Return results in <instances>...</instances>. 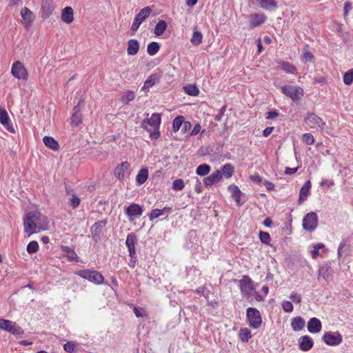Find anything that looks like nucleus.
<instances>
[{"label":"nucleus","instance_id":"obj_1","mask_svg":"<svg viewBox=\"0 0 353 353\" xmlns=\"http://www.w3.org/2000/svg\"><path fill=\"white\" fill-rule=\"evenodd\" d=\"M47 218L39 212H29L23 218L24 232L29 236L48 228Z\"/></svg>","mask_w":353,"mask_h":353},{"label":"nucleus","instance_id":"obj_2","mask_svg":"<svg viewBox=\"0 0 353 353\" xmlns=\"http://www.w3.org/2000/svg\"><path fill=\"white\" fill-rule=\"evenodd\" d=\"M161 123V114L154 113L150 119H145L141 123V127L150 132L152 139H157L160 135L159 127Z\"/></svg>","mask_w":353,"mask_h":353},{"label":"nucleus","instance_id":"obj_3","mask_svg":"<svg viewBox=\"0 0 353 353\" xmlns=\"http://www.w3.org/2000/svg\"><path fill=\"white\" fill-rule=\"evenodd\" d=\"M75 274L95 284H101L103 282V275L97 271L90 270H81L76 271Z\"/></svg>","mask_w":353,"mask_h":353},{"label":"nucleus","instance_id":"obj_4","mask_svg":"<svg viewBox=\"0 0 353 353\" xmlns=\"http://www.w3.org/2000/svg\"><path fill=\"white\" fill-rule=\"evenodd\" d=\"M282 92L292 99L294 102L301 99L303 96V90L299 86L283 85L281 88Z\"/></svg>","mask_w":353,"mask_h":353},{"label":"nucleus","instance_id":"obj_5","mask_svg":"<svg viewBox=\"0 0 353 353\" xmlns=\"http://www.w3.org/2000/svg\"><path fill=\"white\" fill-rule=\"evenodd\" d=\"M0 329L9 332L14 335H22L24 333L21 327L18 325L15 322L0 319Z\"/></svg>","mask_w":353,"mask_h":353},{"label":"nucleus","instance_id":"obj_6","mask_svg":"<svg viewBox=\"0 0 353 353\" xmlns=\"http://www.w3.org/2000/svg\"><path fill=\"white\" fill-rule=\"evenodd\" d=\"M247 318L249 321L250 325L254 328H258L262 323L261 316L258 310L249 307L247 310Z\"/></svg>","mask_w":353,"mask_h":353},{"label":"nucleus","instance_id":"obj_7","mask_svg":"<svg viewBox=\"0 0 353 353\" xmlns=\"http://www.w3.org/2000/svg\"><path fill=\"white\" fill-rule=\"evenodd\" d=\"M318 216L316 213L311 212L307 213L303 218V227L305 230L312 232L314 230L317 226Z\"/></svg>","mask_w":353,"mask_h":353},{"label":"nucleus","instance_id":"obj_8","mask_svg":"<svg viewBox=\"0 0 353 353\" xmlns=\"http://www.w3.org/2000/svg\"><path fill=\"white\" fill-rule=\"evenodd\" d=\"M12 74L18 79L27 80L28 79V70L24 67L23 64L19 61H15L12 66L11 69Z\"/></svg>","mask_w":353,"mask_h":353},{"label":"nucleus","instance_id":"obj_9","mask_svg":"<svg viewBox=\"0 0 353 353\" xmlns=\"http://www.w3.org/2000/svg\"><path fill=\"white\" fill-rule=\"evenodd\" d=\"M305 122L310 128L316 130L321 128L325 125L323 120L314 113H308L305 119Z\"/></svg>","mask_w":353,"mask_h":353},{"label":"nucleus","instance_id":"obj_10","mask_svg":"<svg viewBox=\"0 0 353 353\" xmlns=\"http://www.w3.org/2000/svg\"><path fill=\"white\" fill-rule=\"evenodd\" d=\"M323 340L329 345H337L342 342V336L339 332H328L324 334Z\"/></svg>","mask_w":353,"mask_h":353},{"label":"nucleus","instance_id":"obj_11","mask_svg":"<svg viewBox=\"0 0 353 353\" xmlns=\"http://www.w3.org/2000/svg\"><path fill=\"white\" fill-rule=\"evenodd\" d=\"M249 27L253 29L261 26L266 21V16L263 13H253L249 15Z\"/></svg>","mask_w":353,"mask_h":353},{"label":"nucleus","instance_id":"obj_12","mask_svg":"<svg viewBox=\"0 0 353 353\" xmlns=\"http://www.w3.org/2000/svg\"><path fill=\"white\" fill-rule=\"evenodd\" d=\"M107 223L106 220L99 221L95 223L91 228L92 239L95 242H97L101 239V234L103 229Z\"/></svg>","mask_w":353,"mask_h":353},{"label":"nucleus","instance_id":"obj_13","mask_svg":"<svg viewBox=\"0 0 353 353\" xmlns=\"http://www.w3.org/2000/svg\"><path fill=\"white\" fill-rule=\"evenodd\" d=\"M239 287L243 294H249L254 289L252 280L247 275L239 280Z\"/></svg>","mask_w":353,"mask_h":353},{"label":"nucleus","instance_id":"obj_14","mask_svg":"<svg viewBox=\"0 0 353 353\" xmlns=\"http://www.w3.org/2000/svg\"><path fill=\"white\" fill-rule=\"evenodd\" d=\"M81 101H79L78 103L73 108L72 114L71 117V123L75 126L79 125L82 121V116L81 114Z\"/></svg>","mask_w":353,"mask_h":353},{"label":"nucleus","instance_id":"obj_15","mask_svg":"<svg viewBox=\"0 0 353 353\" xmlns=\"http://www.w3.org/2000/svg\"><path fill=\"white\" fill-rule=\"evenodd\" d=\"M137 241V238L135 234L130 233L127 236L125 244L128 247L129 255L131 258H134L136 256L135 243Z\"/></svg>","mask_w":353,"mask_h":353},{"label":"nucleus","instance_id":"obj_16","mask_svg":"<svg viewBox=\"0 0 353 353\" xmlns=\"http://www.w3.org/2000/svg\"><path fill=\"white\" fill-rule=\"evenodd\" d=\"M9 117L5 108L0 106V123L11 133H14L15 130L12 125L9 123Z\"/></svg>","mask_w":353,"mask_h":353},{"label":"nucleus","instance_id":"obj_17","mask_svg":"<svg viewBox=\"0 0 353 353\" xmlns=\"http://www.w3.org/2000/svg\"><path fill=\"white\" fill-rule=\"evenodd\" d=\"M54 9V6L52 3V0H42L41 4V17L43 19H47L52 13Z\"/></svg>","mask_w":353,"mask_h":353},{"label":"nucleus","instance_id":"obj_18","mask_svg":"<svg viewBox=\"0 0 353 353\" xmlns=\"http://www.w3.org/2000/svg\"><path fill=\"white\" fill-rule=\"evenodd\" d=\"M332 270L331 266L327 263L323 264L321 265L319 269L318 279H320L322 277L325 282L328 283L332 276Z\"/></svg>","mask_w":353,"mask_h":353},{"label":"nucleus","instance_id":"obj_19","mask_svg":"<svg viewBox=\"0 0 353 353\" xmlns=\"http://www.w3.org/2000/svg\"><path fill=\"white\" fill-rule=\"evenodd\" d=\"M299 348L302 351H309L314 345L312 339L309 336H303L299 339Z\"/></svg>","mask_w":353,"mask_h":353},{"label":"nucleus","instance_id":"obj_20","mask_svg":"<svg viewBox=\"0 0 353 353\" xmlns=\"http://www.w3.org/2000/svg\"><path fill=\"white\" fill-rule=\"evenodd\" d=\"M322 327L321 322L316 317L310 319L307 323V330L310 333H319Z\"/></svg>","mask_w":353,"mask_h":353},{"label":"nucleus","instance_id":"obj_21","mask_svg":"<svg viewBox=\"0 0 353 353\" xmlns=\"http://www.w3.org/2000/svg\"><path fill=\"white\" fill-rule=\"evenodd\" d=\"M222 178V174L220 170H216L212 172L210 176L204 178L203 183L206 186H210L215 183H217Z\"/></svg>","mask_w":353,"mask_h":353},{"label":"nucleus","instance_id":"obj_22","mask_svg":"<svg viewBox=\"0 0 353 353\" xmlns=\"http://www.w3.org/2000/svg\"><path fill=\"white\" fill-rule=\"evenodd\" d=\"M125 213L129 217L141 216L143 209L139 204L132 203L125 209Z\"/></svg>","mask_w":353,"mask_h":353},{"label":"nucleus","instance_id":"obj_23","mask_svg":"<svg viewBox=\"0 0 353 353\" xmlns=\"http://www.w3.org/2000/svg\"><path fill=\"white\" fill-rule=\"evenodd\" d=\"M61 19L66 23H70L74 20L73 10L71 7H65L62 10Z\"/></svg>","mask_w":353,"mask_h":353},{"label":"nucleus","instance_id":"obj_24","mask_svg":"<svg viewBox=\"0 0 353 353\" xmlns=\"http://www.w3.org/2000/svg\"><path fill=\"white\" fill-rule=\"evenodd\" d=\"M139 50V43L136 39H130L128 42L127 52L129 55H135Z\"/></svg>","mask_w":353,"mask_h":353},{"label":"nucleus","instance_id":"obj_25","mask_svg":"<svg viewBox=\"0 0 353 353\" xmlns=\"http://www.w3.org/2000/svg\"><path fill=\"white\" fill-rule=\"evenodd\" d=\"M305 321L304 319L301 316H296L292 319L291 321V326L294 331L298 332L301 330L305 326Z\"/></svg>","mask_w":353,"mask_h":353},{"label":"nucleus","instance_id":"obj_26","mask_svg":"<svg viewBox=\"0 0 353 353\" xmlns=\"http://www.w3.org/2000/svg\"><path fill=\"white\" fill-rule=\"evenodd\" d=\"M310 181H307L300 190L299 203H301L305 201L308 195L310 189L311 188Z\"/></svg>","mask_w":353,"mask_h":353},{"label":"nucleus","instance_id":"obj_27","mask_svg":"<svg viewBox=\"0 0 353 353\" xmlns=\"http://www.w3.org/2000/svg\"><path fill=\"white\" fill-rule=\"evenodd\" d=\"M130 167V164L127 162H122L120 163L114 170V176L119 179H121L124 177L123 172L128 170Z\"/></svg>","mask_w":353,"mask_h":353},{"label":"nucleus","instance_id":"obj_28","mask_svg":"<svg viewBox=\"0 0 353 353\" xmlns=\"http://www.w3.org/2000/svg\"><path fill=\"white\" fill-rule=\"evenodd\" d=\"M259 6L261 8L268 10H273L278 7L276 0H259Z\"/></svg>","mask_w":353,"mask_h":353},{"label":"nucleus","instance_id":"obj_29","mask_svg":"<svg viewBox=\"0 0 353 353\" xmlns=\"http://www.w3.org/2000/svg\"><path fill=\"white\" fill-rule=\"evenodd\" d=\"M45 145L52 150H58L59 145L58 142L52 137L46 136L43 139Z\"/></svg>","mask_w":353,"mask_h":353},{"label":"nucleus","instance_id":"obj_30","mask_svg":"<svg viewBox=\"0 0 353 353\" xmlns=\"http://www.w3.org/2000/svg\"><path fill=\"white\" fill-rule=\"evenodd\" d=\"M229 190L232 193V198L235 200L238 205H241L243 203L240 201V197L241 195V192L239 190V188L234 185H230L228 188Z\"/></svg>","mask_w":353,"mask_h":353},{"label":"nucleus","instance_id":"obj_31","mask_svg":"<svg viewBox=\"0 0 353 353\" xmlns=\"http://www.w3.org/2000/svg\"><path fill=\"white\" fill-rule=\"evenodd\" d=\"M151 12L152 9L149 6L145 7L139 12L135 18L142 23Z\"/></svg>","mask_w":353,"mask_h":353},{"label":"nucleus","instance_id":"obj_32","mask_svg":"<svg viewBox=\"0 0 353 353\" xmlns=\"http://www.w3.org/2000/svg\"><path fill=\"white\" fill-rule=\"evenodd\" d=\"M148 177V171L146 168H142L140 170L136 176V181L138 184L144 183Z\"/></svg>","mask_w":353,"mask_h":353},{"label":"nucleus","instance_id":"obj_33","mask_svg":"<svg viewBox=\"0 0 353 353\" xmlns=\"http://www.w3.org/2000/svg\"><path fill=\"white\" fill-rule=\"evenodd\" d=\"M21 15L23 19L27 21V23H31L33 21V13L28 8H24L21 10Z\"/></svg>","mask_w":353,"mask_h":353},{"label":"nucleus","instance_id":"obj_34","mask_svg":"<svg viewBox=\"0 0 353 353\" xmlns=\"http://www.w3.org/2000/svg\"><path fill=\"white\" fill-rule=\"evenodd\" d=\"M166 28L167 23L163 20H161L157 23V24L155 26L154 34L157 36H160L165 31Z\"/></svg>","mask_w":353,"mask_h":353},{"label":"nucleus","instance_id":"obj_35","mask_svg":"<svg viewBox=\"0 0 353 353\" xmlns=\"http://www.w3.org/2000/svg\"><path fill=\"white\" fill-rule=\"evenodd\" d=\"M184 91L190 96L196 97L199 94V88L194 85H187L183 87Z\"/></svg>","mask_w":353,"mask_h":353},{"label":"nucleus","instance_id":"obj_36","mask_svg":"<svg viewBox=\"0 0 353 353\" xmlns=\"http://www.w3.org/2000/svg\"><path fill=\"white\" fill-rule=\"evenodd\" d=\"M159 44L157 42L153 41L148 44L147 48V52L150 56H154L159 52Z\"/></svg>","mask_w":353,"mask_h":353},{"label":"nucleus","instance_id":"obj_37","mask_svg":"<svg viewBox=\"0 0 353 353\" xmlns=\"http://www.w3.org/2000/svg\"><path fill=\"white\" fill-rule=\"evenodd\" d=\"M202 33L199 30H194L190 41L194 46H199L202 42Z\"/></svg>","mask_w":353,"mask_h":353},{"label":"nucleus","instance_id":"obj_38","mask_svg":"<svg viewBox=\"0 0 353 353\" xmlns=\"http://www.w3.org/2000/svg\"><path fill=\"white\" fill-rule=\"evenodd\" d=\"M234 173V167L230 164L226 163L222 168V175H225L226 178H230Z\"/></svg>","mask_w":353,"mask_h":353},{"label":"nucleus","instance_id":"obj_39","mask_svg":"<svg viewBox=\"0 0 353 353\" xmlns=\"http://www.w3.org/2000/svg\"><path fill=\"white\" fill-rule=\"evenodd\" d=\"M210 171V166L208 164H201L196 168V174L200 176H205Z\"/></svg>","mask_w":353,"mask_h":353},{"label":"nucleus","instance_id":"obj_40","mask_svg":"<svg viewBox=\"0 0 353 353\" xmlns=\"http://www.w3.org/2000/svg\"><path fill=\"white\" fill-rule=\"evenodd\" d=\"M158 80V76L157 74L150 75L144 83V88H149L154 85Z\"/></svg>","mask_w":353,"mask_h":353},{"label":"nucleus","instance_id":"obj_41","mask_svg":"<svg viewBox=\"0 0 353 353\" xmlns=\"http://www.w3.org/2000/svg\"><path fill=\"white\" fill-rule=\"evenodd\" d=\"M239 336L243 342H247L251 338V332L248 328H241L240 330Z\"/></svg>","mask_w":353,"mask_h":353},{"label":"nucleus","instance_id":"obj_42","mask_svg":"<svg viewBox=\"0 0 353 353\" xmlns=\"http://www.w3.org/2000/svg\"><path fill=\"white\" fill-rule=\"evenodd\" d=\"M183 117L178 116L176 117L173 122H172V128L174 132L178 131L183 124Z\"/></svg>","mask_w":353,"mask_h":353},{"label":"nucleus","instance_id":"obj_43","mask_svg":"<svg viewBox=\"0 0 353 353\" xmlns=\"http://www.w3.org/2000/svg\"><path fill=\"white\" fill-rule=\"evenodd\" d=\"M348 250H349V246L347 245V241L345 239H343L341 242V243L339 246V249H338L339 256L341 257L343 254H346V252H347Z\"/></svg>","mask_w":353,"mask_h":353},{"label":"nucleus","instance_id":"obj_44","mask_svg":"<svg viewBox=\"0 0 353 353\" xmlns=\"http://www.w3.org/2000/svg\"><path fill=\"white\" fill-rule=\"evenodd\" d=\"M343 82L346 85H350L353 82V68L344 74Z\"/></svg>","mask_w":353,"mask_h":353},{"label":"nucleus","instance_id":"obj_45","mask_svg":"<svg viewBox=\"0 0 353 353\" xmlns=\"http://www.w3.org/2000/svg\"><path fill=\"white\" fill-rule=\"evenodd\" d=\"M280 66L282 70L288 73H294L296 70L295 67L288 62L283 61L281 63Z\"/></svg>","mask_w":353,"mask_h":353},{"label":"nucleus","instance_id":"obj_46","mask_svg":"<svg viewBox=\"0 0 353 353\" xmlns=\"http://www.w3.org/2000/svg\"><path fill=\"white\" fill-rule=\"evenodd\" d=\"M259 239L262 243L266 245L270 244L271 238L268 232L261 231L259 232Z\"/></svg>","mask_w":353,"mask_h":353},{"label":"nucleus","instance_id":"obj_47","mask_svg":"<svg viewBox=\"0 0 353 353\" xmlns=\"http://www.w3.org/2000/svg\"><path fill=\"white\" fill-rule=\"evenodd\" d=\"M39 249V244L35 241H30L27 245V251L30 254L35 253Z\"/></svg>","mask_w":353,"mask_h":353},{"label":"nucleus","instance_id":"obj_48","mask_svg":"<svg viewBox=\"0 0 353 353\" xmlns=\"http://www.w3.org/2000/svg\"><path fill=\"white\" fill-rule=\"evenodd\" d=\"M135 97V94L132 91H128L125 93L124 95L122 96L121 100L124 103H128L130 101H132Z\"/></svg>","mask_w":353,"mask_h":353},{"label":"nucleus","instance_id":"obj_49","mask_svg":"<svg viewBox=\"0 0 353 353\" xmlns=\"http://www.w3.org/2000/svg\"><path fill=\"white\" fill-rule=\"evenodd\" d=\"M184 188V182L182 179H178L173 181L172 189L176 191L181 190Z\"/></svg>","mask_w":353,"mask_h":353},{"label":"nucleus","instance_id":"obj_50","mask_svg":"<svg viewBox=\"0 0 353 353\" xmlns=\"http://www.w3.org/2000/svg\"><path fill=\"white\" fill-rule=\"evenodd\" d=\"M308 48H309L308 45H306L305 46V48H303V57L306 61H312V60L314 59V56L312 52H310L307 50Z\"/></svg>","mask_w":353,"mask_h":353},{"label":"nucleus","instance_id":"obj_51","mask_svg":"<svg viewBox=\"0 0 353 353\" xmlns=\"http://www.w3.org/2000/svg\"><path fill=\"white\" fill-rule=\"evenodd\" d=\"M282 308L285 312H292L294 309V306L291 301H285L282 303Z\"/></svg>","mask_w":353,"mask_h":353},{"label":"nucleus","instance_id":"obj_52","mask_svg":"<svg viewBox=\"0 0 353 353\" xmlns=\"http://www.w3.org/2000/svg\"><path fill=\"white\" fill-rule=\"evenodd\" d=\"M163 210H159V209H154L152 210L150 214V220L152 221L153 219L160 216L163 214Z\"/></svg>","mask_w":353,"mask_h":353},{"label":"nucleus","instance_id":"obj_53","mask_svg":"<svg viewBox=\"0 0 353 353\" xmlns=\"http://www.w3.org/2000/svg\"><path fill=\"white\" fill-rule=\"evenodd\" d=\"M303 141L308 145H312L314 142V138L312 134L305 133L303 135Z\"/></svg>","mask_w":353,"mask_h":353},{"label":"nucleus","instance_id":"obj_54","mask_svg":"<svg viewBox=\"0 0 353 353\" xmlns=\"http://www.w3.org/2000/svg\"><path fill=\"white\" fill-rule=\"evenodd\" d=\"M80 204V199L76 194H72L70 205L73 208H77Z\"/></svg>","mask_w":353,"mask_h":353},{"label":"nucleus","instance_id":"obj_55","mask_svg":"<svg viewBox=\"0 0 353 353\" xmlns=\"http://www.w3.org/2000/svg\"><path fill=\"white\" fill-rule=\"evenodd\" d=\"M324 246L323 243H318L314 245V249L312 250V256L315 259L319 255V249L322 248Z\"/></svg>","mask_w":353,"mask_h":353},{"label":"nucleus","instance_id":"obj_56","mask_svg":"<svg viewBox=\"0 0 353 353\" xmlns=\"http://www.w3.org/2000/svg\"><path fill=\"white\" fill-rule=\"evenodd\" d=\"M75 345L73 342H67L63 345V349L65 351L69 353H72L74 352Z\"/></svg>","mask_w":353,"mask_h":353},{"label":"nucleus","instance_id":"obj_57","mask_svg":"<svg viewBox=\"0 0 353 353\" xmlns=\"http://www.w3.org/2000/svg\"><path fill=\"white\" fill-rule=\"evenodd\" d=\"M290 299L295 303H300L301 302V296L296 292L292 293Z\"/></svg>","mask_w":353,"mask_h":353},{"label":"nucleus","instance_id":"obj_58","mask_svg":"<svg viewBox=\"0 0 353 353\" xmlns=\"http://www.w3.org/2000/svg\"><path fill=\"white\" fill-rule=\"evenodd\" d=\"M226 110V105H223L219 110V113L215 116L214 119L217 121H220L221 118L224 115Z\"/></svg>","mask_w":353,"mask_h":353},{"label":"nucleus","instance_id":"obj_59","mask_svg":"<svg viewBox=\"0 0 353 353\" xmlns=\"http://www.w3.org/2000/svg\"><path fill=\"white\" fill-rule=\"evenodd\" d=\"M141 24V22L137 20L136 18L134 19V21L131 26V31L136 32L138 28H139L140 25Z\"/></svg>","mask_w":353,"mask_h":353},{"label":"nucleus","instance_id":"obj_60","mask_svg":"<svg viewBox=\"0 0 353 353\" xmlns=\"http://www.w3.org/2000/svg\"><path fill=\"white\" fill-rule=\"evenodd\" d=\"M279 116V113L276 110L270 111L268 112V116L266 119H273Z\"/></svg>","mask_w":353,"mask_h":353},{"label":"nucleus","instance_id":"obj_61","mask_svg":"<svg viewBox=\"0 0 353 353\" xmlns=\"http://www.w3.org/2000/svg\"><path fill=\"white\" fill-rule=\"evenodd\" d=\"M273 130H274V127H268V128H265V130H263V136L265 137H268L272 133Z\"/></svg>","mask_w":353,"mask_h":353},{"label":"nucleus","instance_id":"obj_62","mask_svg":"<svg viewBox=\"0 0 353 353\" xmlns=\"http://www.w3.org/2000/svg\"><path fill=\"white\" fill-rule=\"evenodd\" d=\"M201 130V125L199 123H196L194 126L193 130L191 132V135H196Z\"/></svg>","mask_w":353,"mask_h":353},{"label":"nucleus","instance_id":"obj_63","mask_svg":"<svg viewBox=\"0 0 353 353\" xmlns=\"http://www.w3.org/2000/svg\"><path fill=\"white\" fill-rule=\"evenodd\" d=\"M264 185L269 191L273 190L274 189V185L270 181H265L264 182Z\"/></svg>","mask_w":353,"mask_h":353},{"label":"nucleus","instance_id":"obj_64","mask_svg":"<svg viewBox=\"0 0 353 353\" xmlns=\"http://www.w3.org/2000/svg\"><path fill=\"white\" fill-rule=\"evenodd\" d=\"M181 128H182V130L183 132H186L188 130L190 129V128H191L190 122L183 121V124L182 125Z\"/></svg>","mask_w":353,"mask_h":353}]
</instances>
